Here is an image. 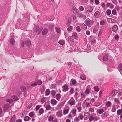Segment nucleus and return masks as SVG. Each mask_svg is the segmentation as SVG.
I'll list each match as a JSON object with an SVG mask.
<instances>
[{
  "label": "nucleus",
  "instance_id": "obj_41",
  "mask_svg": "<svg viewBox=\"0 0 122 122\" xmlns=\"http://www.w3.org/2000/svg\"><path fill=\"white\" fill-rule=\"evenodd\" d=\"M44 111L43 109L42 108H41L39 111V113L40 115H41L44 112Z\"/></svg>",
  "mask_w": 122,
  "mask_h": 122
},
{
  "label": "nucleus",
  "instance_id": "obj_17",
  "mask_svg": "<svg viewBox=\"0 0 122 122\" xmlns=\"http://www.w3.org/2000/svg\"><path fill=\"white\" fill-rule=\"evenodd\" d=\"M61 96L60 93L57 94L56 95L55 98L58 100H60V98H61Z\"/></svg>",
  "mask_w": 122,
  "mask_h": 122
},
{
  "label": "nucleus",
  "instance_id": "obj_53",
  "mask_svg": "<svg viewBox=\"0 0 122 122\" xmlns=\"http://www.w3.org/2000/svg\"><path fill=\"white\" fill-rule=\"evenodd\" d=\"M80 78L81 79L83 80H85L86 79V77L84 75H82L80 76Z\"/></svg>",
  "mask_w": 122,
  "mask_h": 122
},
{
  "label": "nucleus",
  "instance_id": "obj_15",
  "mask_svg": "<svg viewBox=\"0 0 122 122\" xmlns=\"http://www.w3.org/2000/svg\"><path fill=\"white\" fill-rule=\"evenodd\" d=\"M70 82L74 86H76V81L74 79H71Z\"/></svg>",
  "mask_w": 122,
  "mask_h": 122
},
{
  "label": "nucleus",
  "instance_id": "obj_22",
  "mask_svg": "<svg viewBox=\"0 0 122 122\" xmlns=\"http://www.w3.org/2000/svg\"><path fill=\"white\" fill-rule=\"evenodd\" d=\"M78 17L80 18H82L83 17L86 18V17L85 15L81 13H80L78 15Z\"/></svg>",
  "mask_w": 122,
  "mask_h": 122
},
{
  "label": "nucleus",
  "instance_id": "obj_20",
  "mask_svg": "<svg viewBox=\"0 0 122 122\" xmlns=\"http://www.w3.org/2000/svg\"><path fill=\"white\" fill-rule=\"evenodd\" d=\"M16 119V117L15 115H13L10 119V122H15Z\"/></svg>",
  "mask_w": 122,
  "mask_h": 122
},
{
  "label": "nucleus",
  "instance_id": "obj_19",
  "mask_svg": "<svg viewBox=\"0 0 122 122\" xmlns=\"http://www.w3.org/2000/svg\"><path fill=\"white\" fill-rule=\"evenodd\" d=\"M25 44L27 46H29L31 44V42L29 40H27L25 41Z\"/></svg>",
  "mask_w": 122,
  "mask_h": 122
},
{
  "label": "nucleus",
  "instance_id": "obj_61",
  "mask_svg": "<svg viewBox=\"0 0 122 122\" xmlns=\"http://www.w3.org/2000/svg\"><path fill=\"white\" fill-rule=\"evenodd\" d=\"M89 111L91 112H94V109L93 108H90L89 109Z\"/></svg>",
  "mask_w": 122,
  "mask_h": 122
},
{
  "label": "nucleus",
  "instance_id": "obj_16",
  "mask_svg": "<svg viewBox=\"0 0 122 122\" xmlns=\"http://www.w3.org/2000/svg\"><path fill=\"white\" fill-rule=\"evenodd\" d=\"M44 106L46 108V109L47 110H49L51 108V106L50 105H46V103L44 104Z\"/></svg>",
  "mask_w": 122,
  "mask_h": 122
},
{
  "label": "nucleus",
  "instance_id": "obj_40",
  "mask_svg": "<svg viewBox=\"0 0 122 122\" xmlns=\"http://www.w3.org/2000/svg\"><path fill=\"white\" fill-rule=\"evenodd\" d=\"M76 30L78 32H80L81 31L80 26H77L76 28Z\"/></svg>",
  "mask_w": 122,
  "mask_h": 122
},
{
  "label": "nucleus",
  "instance_id": "obj_7",
  "mask_svg": "<svg viewBox=\"0 0 122 122\" xmlns=\"http://www.w3.org/2000/svg\"><path fill=\"white\" fill-rule=\"evenodd\" d=\"M63 91L64 92L67 91L69 89L68 86L66 84L64 85L63 86Z\"/></svg>",
  "mask_w": 122,
  "mask_h": 122
},
{
  "label": "nucleus",
  "instance_id": "obj_23",
  "mask_svg": "<svg viewBox=\"0 0 122 122\" xmlns=\"http://www.w3.org/2000/svg\"><path fill=\"white\" fill-rule=\"evenodd\" d=\"M76 111L75 109H73L71 112L72 113L73 115L75 116L76 115Z\"/></svg>",
  "mask_w": 122,
  "mask_h": 122
},
{
  "label": "nucleus",
  "instance_id": "obj_3",
  "mask_svg": "<svg viewBox=\"0 0 122 122\" xmlns=\"http://www.w3.org/2000/svg\"><path fill=\"white\" fill-rule=\"evenodd\" d=\"M68 103L71 106L74 105L75 104L76 102L73 97H72L68 102Z\"/></svg>",
  "mask_w": 122,
  "mask_h": 122
},
{
  "label": "nucleus",
  "instance_id": "obj_38",
  "mask_svg": "<svg viewBox=\"0 0 122 122\" xmlns=\"http://www.w3.org/2000/svg\"><path fill=\"white\" fill-rule=\"evenodd\" d=\"M90 90L89 89L87 88L85 92L86 94H89L90 93Z\"/></svg>",
  "mask_w": 122,
  "mask_h": 122
},
{
  "label": "nucleus",
  "instance_id": "obj_13",
  "mask_svg": "<svg viewBox=\"0 0 122 122\" xmlns=\"http://www.w3.org/2000/svg\"><path fill=\"white\" fill-rule=\"evenodd\" d=\"M118 29V27L116 25H114L112 27V30L114 32L116 31Z\"/></svg>",
  "mask_w": 122,
  "mask_h": 122
},
{
  "label": "nucleus",
  "instance_id": "obj_45",
  "mask_svg": "<svg viewBox=\"0 0 122 122\" xmlns=\"http://www.w3.org/2000/svg\"><path fill=\"white\" fill-rule=\"evenodd\" d=\"M122 113V111L121 109H119L117 112V114L118 115H120Z\"/></svg>",
  "mask_w": 122,
  "mask_h": 122
},
{
  "label": "nucleus",
  "instance_id": "obj_21",
  "mask_svg": "<svg viewBox=\"0 0 122 122\" xmlns=\"http://www.w3.org/2000/svg\"><path fill=\"white\" fill-rule=\"evenodd\" d=\"M66 24L67 25H69L70 24L71 20L69 18L67 19L66 21Z\"/></svg>",
  "mask_w": 122,
  "mask_h": 122
},
{
  "label": "nucleus",
  "instance_id": "obj_31",
  "mask_svg": "<svg viewBox=\"0 0 122 122\" xmlns=\"http://www.w3.org/2000/svg\"><path fill=\"white\" fill-rule=\"evenodd\" d=\"M94 88L95 91L96 92H98L99 90V88L97 86H95L94 87Z\"/></svg>",
  "mask_w": 122,
  "mask_h": 122
},
{
  "label": "nucleus",
  "instance_id": "obj_54",
  "mask_svg": "<svg viewBox=\"0 0 122 122\" xmlns=\"http://www.w3.org/2000/svg\"><path fill=\"white\" fill-rule=\"evenodd\" d=\"M53 119V117L51 116H50L48 118V120L49 121H52Z\"/></svg>",
  "mask_w": 122,
  "mask_h": 122
},
{
  "label": "nucleus",
  "instance_id": "obj_43",
  "mask_svg": "<svg viewBox=\"0 0 122 122\" xmlns=\"http://www.w3.org/2000/svg\"><path fill=\"white\" fill-rule=\"evenodd\" d=\"M95 119V118L92 116H91L89 118V120L90 122Z\"/></svg>",
  "mask_w": 122,
  "mask_h": 122
},
{
  "label": "nucleus",
  "instance_id": "obj_44",
  "mask_svg": "<svg viewBox=\"0 0 122 122\" xmlns=\"http://www.w3.org/2000/svg\"><path fill=\"white\" fill-rule=\"evenodd\" d=\"M21 89L23 92H25L26 91V88L25 86H22L21 87Z\"/></svg>",
  "mask_w": 122,
  "mask_h": 122
},
{
  "label": "nucleus",
  "instance_id": "obj_34",
  "mask_svg": "<svg viewBox=\"0 0 122 122\" xmlns=\"http://www.w3.org/2000/svg\"><path fill=\"white\" fill-rule=\"evenodd\" d=\"M122 65L120 63L119 64L118 67V69L120 72L122 70Z\"/></svg>",
  "mask_w": 122,
  "mask_h": 122
},
{
  "label": "nucleus",
  "instance_id": "obj_2",
  "mask_svg": "<svg viewBox=\"0 0 122 122\" xmlns=\"http://www.w3.org/2000/svg\"><path fill=\"white\" fill-rule=\"evenodd\" d=\"M78 117H76L74 119V121L76 122H79L80 121V119L81 120H82L83 119L84 117L83 115L81 114H79Z\"/></svg>",
  "mask_w": 122,
  "mask_h": 122
},
{
  "label": "nucleus",
  "instance_id": "obj_11",
  "mask_svg": "<svg viewBox=\"0 0 122 122\" xmlns=\"http://www.w3.org/2000/svg\"><path fill=\"white\" fill-rule=\"evenodd\" d=\"M72 36L75 39H77L78 36L77 33L76 32H74L72 34Z\"/></svg>",
  "mask_w": 122,
  "mask_h": 122
},
{
  "label": "nucleus",
  "instance_id": "obj_36",
  "mask_svg": "<svg viewBox=\"0 0 122 122\" xmlns=\"http://www.w3.org/2000/svg\"><path fill=\"white\" fill-rule=\"evenodd\" d=\"M108 60V56L107 55L103 57V60L104 61H106Z\"/></svg>",
  "mask_w": 122,
  "mask_h": 122
},
{
  "label": "nucleus",
  "instance_id": "obj_29",
  "mask_svg": "<svg viewBox=\"0 0 122 122\" xmlns=\"http://www.w3.org/2000/svg\"><path fill=\"white\" fill-rule=\"evenodd\" d=\"M58 43L61 45H64L65 43V41L63 40H61L59 41Z\"/></svg>",
  "mask_w": 122,
  "mask_h": 122
},
{
  "label": "nucleus",
  "instance_id": "obj_46",
  "mask_svg": "<svg viewBox=\"0 0 122 122\" xmlns=\"http://www.w3.org/2000/svg\"><path fill=\"white\" fill-rule=\"evenodd\" d=\"M29 117L28 116L25 117L24 118V120L25 121H28L29 120Z\"/></svg>",
  "mask_w": 122,
  "mask_h": 122
},
{
  "label": "nucleus",
  "instance_id": "obj_35",
  "mask_svg": "<svg viewBox=\"0 0 122 122\" xmlns=\"http://www.w3.org/2000/svg\"><path fill=\"white\" fill-rule=\"evenodd\" d=\"M88 113L87 112H85L84 113L85 120H87L88 119Z\"/></svg>",
  "mask_w": 122,
  "mask_h": 122
},
{
  "label": "nucleus",
  "instance_id": "obj_51",
  "mask_svg": "<svg viewBox=\"0 0 122 122\" xmlns=\"http://www.w3.org/2000/svg\"><path fill=\"white\" fill-rule=\"evenodd\" d=\"M79 9L80 11H83L84 9L83 7L82 6H80L79 7Z\"/></svg>",
  "mask_w": 122,
  "mask_h": 122
},
{
  "label": "nucleus",
  "instance_id": "obj_8",
  "mask_svg": "<svg viewBox=\"0 0 122 122\" xmlns=\"http://www.w3.org/2000/svg\"><path fill=\"white\" fill-rule=\"evenodd\" d=\"M51 104L53 106L56 105V104L57 102V101L55 99H51Z\"/></svg>",
  "mask_w": 122,
  "mask_h": 122
},
{
  "label": "nucleus",
  "instance_id": "obj_64",
  "mask_svg": "<svg viewBox=\"0 0 122 122\" xmlns=\"http://www.w3.org/2000/svg\"><path fill=\"white\" fill-rule=\"evenodd\" d=\"M41 107V105H37L36 107V109L37 110H38L39 108Z\"/></svg>",
  "mask_w": 122,
  "mask_h": 122
},
{
  "label": "nucleus",
  "instance_id": "obj_14",
  "mask_svg": "<svg viewBox=\"0 0 122 122\" xmlns=\"http://www.w3.org/2000/svg\"><path fill=\"white\" fill-rule=\"evenodd\" d=\"M104 112V110L102 109H98L96 111L97 113H98L99 114H101L103 113Z\"/></svg>",
  "mask_w": 122,
  "mask_h": 122
},
{
  "label": "nucleus",
  "instance_id": "obj_48",
  "mask_svg": "<svg viewBox=\"0 0 122 122\" xmlns=\"http://www.w3.org/2000/svg\"><path fill=\"white\" fill-rule=\"evenodd\" d=\"M6 102H9L10 103H11L13 101L12 99H8L6 100Z\"/></svg>",
  "mask_w": 122,
  "mask_h": 122
},
{
  "label": "nucleus",
  "instance_id": "obj_60",
  "mask_svg": "<svg viewBox=\"0 0 122 122\" xmlns=\"http://www.w3.org/2000/svg\"><path fill=\"white\" fill-rule=\"evenodd\" d=\"M37 83L38 85H40L41 84L42 81L41 80H39L37 81Z\"/></svg>",
  "mask_w": 122,
  "mask_h": 122
},
{
  "label": "nucleus",
  "instance_id": "obj_24",
  "mask_svg": "<svg viewBox=\"0 0 122 122\" xmlns=\"http://www.w3.org/2000/svg\"><path fill=\"white\" fill-rule=\"evenodd\" d=\"M100 24L101 25H105L106 23L105 20H102L100 21Z\"/></svg>",
  "mask_w": 122,
  "mask_h": 122
},
{
  "label": "nucleus",
  "instance_id": "obj_39",
  "mask_svg": "<svg viewBox=\"0 0 122 122\" xmlns=\"http://www.w3.org/2000/svg\"><path fill=\"white\" fill-rule=\"evenodd\" d=\"M45 95L48 96V95L50 93V91L49 89H47L46 90L45 92Z\"/></svg>",
  "mask_w": 122,
  "mask_h": 122
},
{
  "label": "nucleus",
  "instance_id": "obj_47",
  "mask_svg": "<svg viewBox=\"0 0 122 122\" xmlns=\"http://www.w3.org/2000/svg\"><path fill=\"white\" fill-rule=\"evenodd\" d=\"M56 31L58 33H60L61 32V30L60 28H55Z\"/></svg>",
  "mask_w": 122,
  "mask_h": 122
},
{
  "label": "nucleus",
  "instance_id": "obj_37",
  "mask_svg": "<svg viewBox=\"0 0 122 122\" xmlns=\"http://www.w3.org/2000/svg\"><path fill=\"white\" fill-rule=\"evenodd\" d=\"M12 99L13 100V101L18 99L17 97L16 96H13L12 97Z\"/></svg>",
  "mask_w": 122,
  "mask_h": 122
},
{
  "label": "nucleus",
  "instance_id": "obj_50",
  "mask_svg": "<svg viewBox=\"0 0 122 122\" xmlns=\"http://www.w3.org/2000/svg\"><path fill=\"white\" fill-rule=\"evenodd\" d=\"M111 102L110 101H108L106 105L108 107H109L111 105Z\"/></svg>",
  "mask_w": 122,
  "mask_h": 122
},
{
  "label": "nucleus",
  "instance_id": "obj_52",
  "mask_svg": "<svg viewBox=\"0 0 122 122\" xmlns=\"http://www.w3.org/2000/svg\"><path fill=\"white\" fill-rule=\"evenodd\" d=\"M91 42L92 44H93L95 43L96 42V40L95 39L93 38L91 40Z\"/></svg>",
  "mask_w": 122,
  "mask_h": 122
},
{
  "label": "nucleus",
  "instance_id": "obj_9",
  "mask_svg": "<svg viewBox=\"0 0 122 122\" xmlns=\"http://www.w3.org/2000/svg\"><path fill=\"white\" fill-rule=\"evenodd\" d=\"M56 114L58 117H61L62 116V111H58L56 112Z\"/></svg>",
  "mask_w": 122,
  "mask_h": 122
},
{
  "label": "nucleus",
  "instance_id": "obj_63",
  "mask_svg": "<svg viewBox=\"0 0 122 122\" xmlns=\"http://www.w3.org/2000/svg\"><path fill=\"white\" fill-rule=\"evenodd\" d=\"M115 38L116 40H118L119 39V36L118 35L116 34L115 35Z\"/></svg>",
  "mask_w": 122,
  "mask_h": 122
},
{
  "label": "nucleus",
  "instance_id": "obj_62",
  "mask_svg": "<svg viewBox=\"0 0 122 122\" xmlns=\"http://www.w3.org/2000/svg\"><path fill=\"white\" fill-rule=\"evenodd\" d=\"M37 85V84L36 82H35L34 83L32 84L31 85V86L32 87H34L36 86Z\"/></svg>",
  "mask_w": 122,
  "mask_h": 122
},
{
  "label": "nucleus",
  "instance_id": "obj_26",
  "mask_svg": "<svg viewBox=\"0 0 122 122\" xmlns=\"http://www.w3.org/2000/svg\"><path fill=\"white\" fill-rule=\"evenodd\" d=\"M81 26L84 29H86L87 28L86 25L84 23H82L81 25Z\"/></svg>",
  "mask_w": 122,
  "mask_h": 122
},
{
  "label": "nucleus",
  "instance_id": "obj_28",
  "mask_svg": "<svg viewBox=\"0 0 122 122\" xmlns=\"http://www.w3.org/2000/svg\"><path fill=\"white\" fill-rule=\"evenodd\" d=\"M108 21L110 23H113L115 22V20L113 19L110 18L108 20Z\"/></svg>",
  "mask_w": 122,
  "mask_h": 122
},
{
  "label": "nucleus",
  "instance_id": "obj_30",
  "mask_svg": "<svg viewBox=\"0 0 122 122\" xmlns=\"http://www.w3.org/2000/svg\"><path fill=\"white\" fill-rule=\"evenodd\" d=\"M73 27L71 26H69L68 27L67 30L68 31H71L73 29Z\"/></svg>",
  "mask_w": 122,
  "mask_h": 122
},
{
  "label": "nucleus",
  "instance_id": "obj_58",
  "mask_svg": "<svg viewBox=\"0 0 122 122\" xmlns=\"http://www.w3.org/2000/svg\"><path fill=\"white\" fill-rule=\"evenodd\" d=\"M116 111V108L114 106H113L112 108V109L111 111L112 112H114Z\"/></svg>",
  "mask_w": 122,
  "mask_h": 122
},
{
  "label": "nucleus",
  "instance_id": "obj_5",
  "mask_svg": "<svg viewBox=\"0 0 122 122\" xmlns=\"http://www.w3.org/2000/svg\"><path fill=\"white\" fill-rule=\"evenodd\" d=\"M39 29V27L38 26H34V30L35 32H37L38 31V34H40L41 31V30H38Z\"/></svg>",
  "mask_w": 122,
  "mask_h": 122
},
{
  "label": "nucleus",
  "instance_id": "obj_42",
  "mask_svg": "<svg viewBox=\"0 0 122 122\" xmlns=\"http://www.w3.org/2000/svg\"><path fill=\"white\" fill-rule=\"evenodd\" d=\"M112 14L114 15H117V12L114 9L112 10Z\"/></svg>",
  "mask_w": 122,
  "mask_h": 122
},
{
  "label": "nucleus",
  "instance_id": "obj_57",
  "mask_svg": "<svg viewBox=\"0 0 122 122\" xmlns=\"http://www.w3.org/2000/svg\"><path fill=\"white\" fill-rule=\"evenodd\" d=\"M115 101L118 104H120V102H119V100L115 98L114 99Z\"/></svg>",
  "mask_w": 122,
  "mask_h": 122
},
{
  "label": "nucleus",
  "instance_id": "obj_1",
  "mask_svg": "<svg viewBox=\"0 0 122 122\" xmlns=\"http://www.w3.org/2000/svg\"><path fill=\"white\" fill-rule=\"evenodd\" d=\"M85 9L86 10L85 11V13L86 14L92 12L93 11L92 7L89 5L87 6L85 8Z\"/></svg>",
  "mask_w": 122,
  "mask_h": 122
},
{
  "label": "nucleus",
  "instance_id": "obj_56",
  "mask_svg": "<svg viewBox=\"0 0 122 122\" xmlns=\"http://www.w3.org/2000/svg\"><path fill=\"white\" fill-rule=\"evenodd\" d=\"M53 28V25H50L49 27V29L51 30H52Z\"/></svg>",
  "mask_w": 122,
  "mask_h": 122
},
{
  "label": "nucleus",
  "instance_id": "obj_55",
  "mask_svg": "<svg viewBox=\"0 0 122 122\" xmlns=\"http://www.w3.org/2000/svg\"><path fill=\"white\" fill-rule=\"evenodd\" d=\"M107 14V15H110L111 13V10H108L106 11Z\"/></svg>",
  "mask_w": 122,
  "mask_h": 122
},
{
  "label": "nucleus",
  "instance_id": "obj_32",
  "mask_svg": "<svg viewBox=\"0 0 122 122\" xmlns=\"http://www.w3.org/2000/svg\"><path fill=\"white\" fill-rule=\"evenodd\" d=\"M10 42L11 44H14L15 43V41L14 39L11 38L10 40Z\"/></svg>",
  "mask_w": 122,
  "mask_h": 122
},
{
  "label": "nucleus",
  "instance_id": "obj_6",
  "mask_svg": "<svg viewBox=\"0 0 122 122\" xmlns=\"http://www.w3.org/2000/svg\"><path fill=\"white\" fill-rule=\"evenodd\" d=\"M85 102L86 103V105L87 107L90 106V105L91 103V101L88 98H87L85 101Z\"/></svg>",
  "mask_w": 122,
  "mask_h": 122
},
{
  "label": "nucleus",
  "instance_id": "obj_49",
  "mask_svg": "<svg viewBox=\"0 0 122 122\" xmlns=\"http://www.w3.org/2000/svg\"><path fill=\"white\" fill-rule=\"evenodd\" d=\"M56 92L54 90H52L51 92V94L53 96H54L55 94H56Z\"/></svg>",
  "mask_w": 122,
  "mask_h": 122
},
{
  "label": "nucleus",
  "instance_id": "obj_27",
  "mask_svg": "<svg viewBox=\"0 0 122 122\" xmlns=\"http://www.w3.org/2000/svg\"><path fill=\"white\" fill-rule=\"evenodd\" d=\"M86 97V95L85 93L83 92L81 94V99L84 98Z\"/></svg>",
  "mask_w": 122,
  "mask_h": 122
},
{
  "label": "nucleus",
  "instance_id": "obj_4",
  "mask_svg": "<svg viewBox=\"0 0 122 122\" xmlns=\"http://www.w3.org/2000/svg\"><path fill=\"white\" fill-rule=\"evenodd\" d=\"M10 107L11 106L9 104H5L3 107V110L6 111L9 109L10 108Z\"/></svg>",
  "mask_w": 122,
  "mask_h": 122
},
{
  "label": "nucleus",
  "instance_id": "obj_12",
  "mask_svg": "<svg viewBox=\"0 0 122 122\" xmlns=\"http://www.w3.org/2000/svg\"><path fill=\"white\" fill-rule=\"evenodd\" d=\"M72 10L74 14L76 15L77 14L78 12V10L75 7H73L72 8Z\"/></svg>",
  "mask_w": 122,
  "mask_h": 122
},
{
  "label": "nucleus",
  "instance_id": "obj_10",
  "mask_svg": "<svg viewBox=\"0 0 122 122\" xmlns=\"http://www.w3.org/2000/svg\"><path fill=\"white\" fill-rule=\"evenodd\" d=\"M48 31V30L46 28L44 29L42 32V34L43 35H44L46 34Z\"/></svg>",
  "mask_w": 122,
  "mask_h": 122
},
{
  "label": "nucleus",
  "instance_id": "obj_18",
  "mask_svg": "<svg viewBox=\"0 0 122 122\" xmlns=\"http://www.w3.org/2000/svg\"><path fill=\"white\" fill-rule=\"evenodd\" d=\"M90 20H86L85 21L86 24L88 26V27H90Z\"/></svg>",
  "mask_w": 122,
  "mask_h": 122
},
{
  "label": "nucleus",
  "instance_id": "obj_59",
  "mask_svg": "<svg viewBox=\"0 0 122 122\" xmlns=\"http://www.w3.org/2000/svg\"><path fill=\"white\" fill-rule=\"evenodd\" d=\"M34 113L33 112H30L29 114V116L32 117L34 115Z\"/></svg>",
  "mask_w": 122,
  "mask_h": 122
},
{
  "label": "nucleus",
  "instance_id": "obj_25",
  "mask_svg": "<svg viewBox=\"0 0 122 122\" xmlns=\"http://www.w3.org/2000/svg\"><path fill=\"white\" fill-rule=\"evenodd\" d=\"M99 15L100 13L98 11H97L94 14V16L96 17L97 18H98L99 17Z\"/></svg>",
  "mask_w": 122,
  "mask_h": 122
},
{
  "label": "nucleus",
  "instance_id": "obj_33",
  "mask_svg": "<svg viewBox=\"0 0 122 122\" xmlns=\"http://www.w3.org/2000/svg\"><path fill=\"white\" fill-rule=\"evenodd\" d=\"M69 109H64L63 112L64 114L65 115L68 113L69 112Z\"/></svg>",
  "mask_w": 122,
  "mask_h": 122
}]
</instances>
